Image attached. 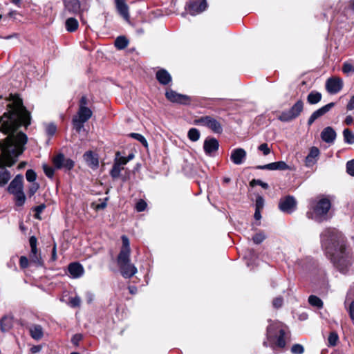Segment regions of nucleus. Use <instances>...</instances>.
<instances>
[{
  "label": "nucleus",
  "mask_w": 354,
  "mask_h": 354,
  "mask_svg": "<svg viewBox=\"0 0 354 354\" xmlns=\"http://www.w3.org/2000/svg\"><path fill=\"white\" fill-rule=\"evenodd\" d=\"M12 327V317L5 315L0 320V330L3 333L8 332Z\"/></svg>",
  "instance_id": "nucleus-27"
},
{
  "label": "nucleus",
  "mask_w": 354,
  "mask_h": 354,
  "mask_svg": "<svg viewBox=\"0 0 354 354\" xmlns=\"http://www.w3.org/2000/svg\"><path fill=\"white\" fill-rule=\"evenodd\" d=\"M309 304L317 308H322L323 307V301L320 298L315 295H310L308 297Z\"/></svg>",
  "instance_id": "nucleus-33"
},
{
  "label": "nucleus",
  "mask_w": 354,
  "mask_h": 354,
  "mask_svg": "<svg viewBox=\"0 0 354 354\" xmlns=\"http://www.w3.org/2000/svg\"><path fill=\"white\" fill-rule=\"evenodd\" d=\"M346 109L349 111L354 109V95L352 96V97L349 100V102L346 106Z\"/></svg>",
  "instance_id": "nucleus-61"
},
{
  "label": "nucleus",
  "mask_w": 354,
  "mask_h": 354,
  "mask_svg": "<svg viewBox=\"0 0 354 354\" xmlns=\"http://www.w3.org/2000/svg\"><path fill=\"white\" fill-rule=\"evenodd\" d=\"M188 138L190 140L196 142L200 138V131L196 128H192L188 131Z\"/></svg>",
  "instance_id": "nucleus-35"
},
{
  "label": "nucleus",
  "mask_w": 354,
  "mask_h": 354,
  "mask_svg": "<svg viewBox=\"0 0 354 354\" xmlns=\"http://www.w3.org/2000/svg\"><path fill=\"white\" fill-rule=\"evenodd\" d=\"M8 107V111L0 118L1 131L4 134H8L5 140L0 141V186L7 184L11 177L5 167H11L17 162L28 141L27 136L24 133L19 132L17 135L14 133L19 126L27 127L30 124V113L23 105L20 98L13 99Z\"/></svg>",
  "instance_id": "nucleus-1"
},
{
  "label": "nucleus",
  "mask_w": 354,
  "mask_h": 354,
  "mask_svg": "<svg viewBox=\"0 0 354 354\" xmlns=\"http://www.w3.org/2000/svg\"><path fill=\"white\" fill-rule=\"evenodd\" d=\"M88 104V100L86 96L84 95L80 98L79 102V108H86Z\"/></svg>",
  "instance_id": "nucleus-58"
},
{
  "label": "nucleus",
  "mask_w": 354,
  "mask_h": 354,
  "mask_svg": "<svg viewBox=\"0 0 354 354\" xmlns=\"http://www.w3.org/2000/svg\"><path fill=\"white\" fill-rule=\"evenodd\" d=\"M246 156L247 153L245 149L236 148L231 151L230 160L234 165H240L245 162Z\"/></svg>",
  "instance_id": "nucleus-15"
},
{
  "label": "nucleus",
  "mask_w": 354,
  "mask_h": 354,
  "mask_svg": "<svg viewBox=\"0 0 354 354\" xmlns=\"http://www.w3.org/2000/svg\"><path fill=\"white\" fill-rule=\"evenodd\" d=\"M37 240L34 236L30 237L29 243L31 248L30 253V263L35 265L37 267H41L44 266V261L42 260L39 254H38L37 248Z\"/></svg>",
  "instance_id": "nucleus-8"
},
{
  "label": "nucleus",
  "mask_w": 354,
  "mask_h": 354,
  "mask_svg": "<svg viewBox=\"0 0 354 354\" xmlns=\"http://www.w3.org/2000/svg\"><path fill=\"white\" fill-rule=\"evenodd\" d=\"M28 259L25 256H21L19 259V265L21 268H26L28 266Z\"/></svg>",
  "instance_id": "nucleus-57"
},
{
  "label": "nucleus",
  "mask_w": 354,
  "mask_h": 354,
  "mask_svg": "<svg viewBox=\"0 0 354 354\" xmlns=\"http://www.w3.org/2000/svg\"><path fill=\"white\" fill-rule=\"evenodd\" d=\"M124 169L123 166L114 161L112 169L110 171V175L113 179L120 177L122 170Z\"/></svg>",
  "instance_id": "nucleus-29"
},
{
  "label": "nucleus",
  "mask_w": 354,
  "mask_h": 354,
  "mask_svg": "<svg viewBox=\"0 0 354 354\" xmlns=\"http://www.w3.org/2000/svg\"><path fill=\"white\" fill-rule=\"evenodd\" d=\"M56 131L57 127L53 123L48 124L46 127V132L50 136H53L56 133Z\"/></svg>",
  "instance_id": "nucleus-44"
},
{
  "label": "nucleus",
  "mask_w": 354,
  "mask_h": 354,
  "mask_svg": "<svg viewBox=\"0 0 354 354\" xmlns=\"http://www.w3.org/2000/svg\"><path fill=\"white\" fill-rule=\"evenodd\" d=\"M53 165L56 169L64 168L68 170H71L75 165L73 160L70 158H66L63 153H59L54 157Z\"/></svg>",
  "instance_id": "nucleus-11"
},
{
  "label": "nucleus",
  "mask_w": 354,
  "mask_h": 354,
  "mask_svg": "<svg viewBox=\"0 0 354 354\" xmlns=\"http://www.w3.org/2000/svg\"><path fill=\"white\" fill-rule=\"evenodd\" d=\"M264 200L262 196H259L257 197L255 206L257 209H261L263 207Z\"/></svg>",
  "instance_id": "nucleus-54"
},
{
  "label": "nucleus",
  "mask_w": 354,
  "mask_h": 354,
  "mask_svg": "<svg viewBox=\"0 0 354 354\" xmlns=\"http://www.w3.org/2000/svg\"><path fill=\"white\" fill-rule=\"evenodd\" d=\"M23 179L22 175H17L10 182L8 187L9 193L12 194L17 193L19 191H23Z\"/></svg>",
  "instance_id": "nucleus-17"
},
{
  "label": "nucleus",
  "mask_w": 354,
  "mask_h": 354,
  "mask_svg": "<svg viewBox=\"0 0 354 354\" xmlns=\"http://www.w3.org/2000/svg\"><path fill=\"white\" fill-rule=\"evenodd\" d=\"M283 304V299L282 297H277L272 301V305L274 308H280Z\"/></svg>",
  "instance_id": "nucleus-60"
},
{
  "label": "nucleus",
  "mask_w": 354,
  "mask_h": 354,
  "mask_svg": "<svg viewBox=\"0 0 354 354\" xmlns=\"http://www.w3.org/2000/svg\"><path fill=\"white\" fill-rule=\"evenodd\" d=\"M343 82L339 77H331L328 79L326 83V88L331 94L337 93L342 88Z\"/></svg>",
  "instance_id": "nucleus-13"
},
{
  "label": "nucleus",
  "mask_w": 354,
  "mask_h": 354,
  "mask_svg": "<svg viewBox=\"0 0 354 354\" xmlns=\"http://www.w3.org/2000/svg\"><path fill=\"white\" fill-rule=\"evenodd\" d=\"M46 208L45 204H41L38 206H36L33 208L35 214V218L37 219H41L40 214L44 211V209Z\"/></svg>",
  "instance_id": "nucleus-43"
},
{
  "label": "nucleus",
  "mask_w": 354,
  "mask_h": 354,
  "mask_svg": "<svg viewBox=\"0 0 354 354\" xmlns=\"http://www.w3.org/2000/svg\"><path fill=\"white\" fill-rule=\"evenodd\" d=\"M196 123L208 127L215 133H221L223 132V127L221 123L212 116H204L198 118Z\"/></svg>",
  "instance_id": "nucleus-7"
},
{
  "label": "nucleus",
  "mask_w": 354,
  "mask_h": 354,
  "mask_svg": "<svg viewBox=\"0 0 354 354\" xmlns=\"http://www.w3.org/2000/svg\"><path fill=\"white\" fill-rule=\"evenodd\" d=\"M259 169H268V170H287L289 169V166L284 161L274 162L265 165H260L257 167Z\"/></svg>",
  "instance_id": "nucleus-19"
},
{
  "label": "nucleus",
  "mask_w": 354,
  "mask_h": 354,
  "mask_svg": "<svg viewBox=\"0 0 354 354\" xmlns=\"http://www.w3.org/2000/svg\"><path fill=\"white\" fill-rule=\"evenodd\" d=\"M328 344L330 346H335L338 341L337 334L335 332L330 333L328 336Z\"/></svg>",
  "instance_id": "nucleus-42"
},
{
  "label": "nucleus",
  "mask_w": 354,
  "mask_h": 354,
  "mask_svg": "<svg viewBox=\"0 0 354 354\" xmlns=\"http://www.w3.org/2000/svg\"><path fill=\"white\" fill-rule=\"evenodd\" d=\"M56 259H57V250H56V245L55 244L53 246V248L52 250L51 260L53 261H54Z\"/></svg>",
  "instance_id": "nucleus-63"
},
{
  "label": "nucleus",
  "mask_w": 354,
  "mask_h": 354,
  "mask_svg": "<svg viewBox=\"0 0 354 354\" xmlns=\"http://www.w3.org/2000/svg\"><path fill=\"white\" fill-rule=\"evenodd\" d=\"M266 238V236L263 232H259L254 234L252 237L253 242L255 244L261 243Z\"/></svg>",
  "instance_id": "nucleus-38"
},
{
  "label": "nucleus",
  "mask_w": 354,
  "mask_h": 354,
  "mask_svg": "<svg viewBox=\"0 0 354 354\" xmlns=\"http://www.w3.org/2000/svg\"><path fill=\"white\" fill-rule=\"evenodd\" d=\"M72 122H73L74 129L78 133H80L82 130V129L84 128V124L86 122H83V120L77 119L75 117H73Z\"/></svg>",
  "instance_id": "nucleus-36"
},
{
  "label": "nucleus",
  "mask_w": 354,
  "mask_h": 354,
  "mask_svg": "<svg viewBox=\"0 0 354 354\" xmlns=\"http://www.w3.org/2000/svg\"><path fill=\"white\" fill-rule=\"evenodd\" d=\"M80 303H81V299L78 296L71 297L69 300V305L73 308L80 306Z\"/></svg>",
  "instance_id": "nucleus-45"
},
{
  "label": "nucleus",
  "mask_w": 354,
  "mask_h": 354,
  "mask_svg": "<svg viewBox=\"0 0 354 354\" xmlns=\"http://www.w3.org/2000/svg\"><path fill=\"white\" fill-rule=\"evenodd\" d=\"M335 106L334 102H330L314 111L308 120V125L311 126L318 118L328 113Z\"/></svg>",
  "instance_id": "nucleus-14"
},
{
  "label": "nucleus",
  "mask_w": 354,
  "mask_h": 354,
  "mask_svg": "<svg viewBox=\"0 0 354 354\" xmlns=\"http://www.w3.org/2000/svg\"><path fill=\"white\" fill-rule=\"evenodd\" d=\"M319 154V149L316 147H313L310 149V152L308 153V158L315 159L317 157H318Z\"/></svg>",
  "instance_id": "nucleus-48"
},
{
  "label": "nucleus",
  "mask_w": 354,
  "mask_h": 354,
  "mask_svg": "<svg viewBox=\"0 0 354 354\" xmlns=\"http://www.w3.org/2000/svg\"><path fill=\"white\" fill-rule=\"evenodd\" d=\"M258 149L263 153L264 156H267L270 153V149L267 143H263L258 147Z\"/></svg>",
  "instance_id": "nucleus-47"
},
{
  "label": "nucleus",
  "mask_w": 354,
  "mask_h": 354,
  "mask_svg": "<svg viewBox=\"0 0 354 354\" xmlns=\"http://www.w3.org/2000/svg\"><path fill=\"white\" fill-rule=\"evenodd\" d=\"M250 184H251L252 186H254V185H259V186L262 187L264 189H268V183H264L262 180H259V179H254V180H252L251 181Z\"/></svg>",
  "instance_id": "nucleus-52"
},
{
  "label": "nucleus",
  "mask_w": 354,
  "mask_h": 354,
  "mask_svg": "<svg viewBox=\"0 0 354 354\" xmlns=\"http://www.w3.org/2000/svg\"><path fill=\"white\" fill-rule=\"evenodd\" d=\"M106 201H107V198H104V201L100 204H97L95 205L94 203H93L92 206L96 211L103 209L107 206Z\"/></svg>",
  "instance_id": "nucleus-56"
},
{
  "label": "nucleus",
  "mask_w": 354,
  "mask_h": 354,
  "mask_svg": "<svg viewBox=\"0 0 354 354\" xmlns=\"http://www.w3.org/2000/svg\"><path fill=\"white\" fill-rule=\"evenodd\" d=\"M346 171L349 175L354 176V160L347 162Z\"/></svg>",
  "instance_id": "nucleus-49"
},
{
  "label": "nucleus",
  "mask_w": 354,
  "mask_h": 354,
  "mask_svg": "<svg viewBox=\"0 0 354 354\" xmlns=\"http://www.w3.org/2000/svg\"><path fill=\"white\" fill-rule=\"evenodd\" d=\"M344 122L347 125H351L353 122V118L351 115H347Z\"/></svg>",
  "instance_id": "nucleus-64"
},
{
  "label": "nucleus",
  "mask_w": 354,
  "mask_h": 354,
  "mask_svg": "<svg viewBox=\"0 0 354 354\" xmlns=\"http://www.w3.org/2000/svg\"><path fill=\"white\" fill-rule=\"evenodd\" d=\"M119 14L127 21H129V7L124 0H115Z\"/></svg>",
  "instance_id": "nucleus-22"
},
{
  "label": "nucleus",
  "mask_w": 354,
  "mask_h": 354,
  "mask_svg": "<svg viewBox=\"0 0 354 354\" xmlns=\"http://www.w3.org/2000/svg\"><path fill=\"white\" fill-rule=\"evenodd\" d=\"M78 28V21L76 19L71 17L66 21V28L68 32H74Z\"/></svg>",
  "instance_id": "nucleus-30"
},
{
  "label": "nucleus",
  "mask_w": 354,
  "mask_h": 354,
  "mask_svg": "<svg viewBox=\"0 0 354 354\" xmlns=\"http://www.w3.org/2000/svg\"><path fill=\"white\" fill-rule=\"evenodd\" d=\"M26 178L28 182L33 183H35L37 174L32 169H28L26 173Z\"/></svg>",
  "instance_id": "nucleus-41"
},
{
  "label": "nucleus",
  "mask_w": 354,
  "mask_h": 354,
  "mask_svg": "<svg viewBox=\"0 0 354 354\" xmlns=\"http://www.w3.org/2000/svg\"><path fill=\"white\" fill-rule=\"evenodd\" d=\"M342 71L347 75L354 73V65L348 62H345L342 66Z\"/></svg>",
  "instance_id": "nucleus-37"
},
{
  "label": "nucleus",
  "mask_w": 354,
  "mask_h": 354,
  "mask_svg": "<svg viewBox=\"0 0 354 354\" xmlns=\"http://www.w3.org/2000/svg\"><path fill=\"white\" fill-rule=\"evenodd\" d=\"M304 352V348L301 344H295L291 347V353L292 354H303Z\"/></svg>",
  "instance_id": "nucleus-39"
},
{
  "label": "nucleus",
  "mask_w": 354,
  "mask_h": 354,
  "mask_svg": "<svg viewBox=\"0 0 354 354\" xmlns=\"http://www.w3.org/2000/svg\"><path fill=\"white\" fill-rule=\"evenodd\" d=\"M129 44V41L124 36H119L115 40V46L118 49L122 50L125 48Z\"/></svg>",
  "instance_id": "nucleus-31"
},
{
  "label": "nucleus",
  "mask_w": 354,
  "mask_h": 354,
  "mask_svg": "<svg viewBox=\"0 0 354 354\" xmlns=\"http://www.w3.org/2000/svg\"><path fill=\"white\" fill-rule=\"evenodd\" d=\"M218 141L214 138H207L204 141L203 149L208 156H212L213 153L218 151Z\"/></svg>",
  "instance_id": "nucleus-16"
},
{
  "label": "nucleus",
  "mask_w": 354,
  "mask_h": 354,
  "mask_svg": "<svg viewBox=\"0 0 354 354\" xmlns=\"http://www.w3.org/2000/svg\"><path fill=\"white\" fill-rule=\"evenodd\" d=\"M130 136L140 142L144 146H147V141L142 135L137 133H131Z\"/></svg>",
  "instance_id": "nucleus-40"
},
{
  "label": "nucleus",
  "mask_w": 354,
  "mask_h": 354,
  "mask_svg": "<svg viewBox=\"0 0 354 354\" xmlns=\"http://www.w3.org/2000/svg\"><path fill=\"white\" fill-rule=\"evenodd\" d=\"M344 140L346 143L352 145L354 144V133L348 129H345L343 131Z\"/></svg>",
  "instance_id": "nucleus-32"
},
{
  "label": "nucleus",
  "mask_w": 354,
  "mask_h": 354,
  "mask_svg": "<svg viewBox=\"0 0 354 354\" xmlns=\"http://www.w3.org/2000/svg\"><path fill=\"white\" fill-rule=\"evenodd\" d=\"M147 203L144 200H140L136 205V209L138 212H143L147 207Z\"/></svg>",
  "instance_id": "nucleus-50"
},
{
  "label": "nucleus",
  "mask_w": 354,
  "mask_h": 354,
  "mask_svg": "<svg viewBox=\"0 0 354 354\" xmlns=\"http://www.w3.org/2000/svg\"><path fill=\"white\" fill-rule=\"evenodd\" d=\"M83 336L82 334L77 333L74 335L71 338V342L75 345L77 346L79 344V342L82 339Z\"/></svg>",
  "instance_id": "nucleus-55"
},
{
  "label": "nucleus",
  "mask_w": 354,
  "mask_h": 354,
  "mask_svg": "<svg viewBox=\"0 0 354 354\" xmlns=\"http://www.w3.org/2000/svg\"><path fill=\"white\" fill-rule=\"evenodd\" d=\"M349 315L351 318L354 320V300L351 302L349 306Z\"/></svg>",
  "instance_id": "nucleus-62"
},
{
  "label": "nucleus",
  "mask_w": 354,
  "mask_h": 354,
  "mask_svg": "<svg viewBox=\"0 0 354 354\" xmlns=\"http://www.w3.org/2000/svg\"><path fill=\"white\" fill-rule=\"evenodd\" d=\"M15 196V203L17 206H22L26 201V196L23 191H19L17 193L12 194Z\"/></svg>",
  "instance_id": "nucleus-34"
},
{
  "label": "nucleus",
  "mask_w": 354,
  "mask_h": 354,
  "mask_svg": "<svg viewBox=\"0 0 354 354\" xmlns=\"http://www.w3.org/2000/svg\"><path fill=\"white\" fill-rule=\"evenodd\" d=\"M92 114V111L88 107L79 108L77 115L75 117L83 120V122H86L91 118Z\"/></svg>",
  "instance_id": "nucleus-26"
},
{
  "label": "nucleus",
  "mask_w": 354,
  "mask_h": 354,
  "mask_svg": "<svg viewBox=\"0 0 354 354\" xmlns=\"http://www.w3.org/2000/svg\"><path fill=\"white\" fill-rule=\"evenodd\" d=\"M165 96L168 100L174 103L186 105L189 104L191 102L189 96L178 93L172 89H167L165 93Z\"/></svg>",
  "instance_id": "nucleus-10"
},
{
  "label": "nucleus",
  "mask_w": 354,
  "mask_h": 354,
  "mask_svg": "<svg viewBox=\"0 0 354 354\" xmlns=\"http://www.w3.org/2000/svg\"><path fill=\"white\" fill-rule=\"evenodd\" d=\"M326 254L339 272L345 274L353 262L350 250L346 247L343 234L335 228H326L320 235Z\"/></svg>",
  "instance_id": "nucleus-2"
},
{
  "label": "nucleus",
  "mask_w": 354,
  "mask_h": 354,
  "mask_svg": "<svg viewBox=\"0 0 354 354\" xmlns=\"http://www.w3.org/2000/svg\"><path fill=\"white\" fill-rule=\"evenodd\" d=\"M156 77L158 82L162 85H167L171 82V76L165 69L158 70Z\"/></svg>",
  "instance_id": "nucleus-23"
},
{
  "label": "nucleus",
  "mask_w": 354,
  "mask_h": 354,
  "mask_svg": "<svg viewBox=\"0 0 354 354\" xmlns=\"http://www.w3.org/2000/svg\"><path fill=\"white\" fill-rule=\"evenodd\" d=\"M84 159L87 165L92 169H97L99 166V160L97 154L91 151H88L84 154Z\"/></svg>",
  "instance_id": "nucleus-20"
},
{
  "label": "nucleus",
  "mask_w": 354,
  "mask_h": 354,
  "mask_svg": "<svg viewBox=\"0 0 354 354\" xmlns=\"http://www.w3.org/2000/svg\"><path fill=\"white\" fill-rule=\"evenodd\" d=\"M31 337L35 340H39L43 337V328L39 324H33L29 328Z\"/></svg>",
  "instance_id": "nucleus-24"
},
{
  "label": "nucleus",
  "mask_w": 354,
  "mask_h": 354,
  "mask_svg": "<svg viewBox=\"0 0 354 354\" xmlns=\"http://www.w3.org/2000/svg\"><path fill=\"white\" fill-rule=\"evenodd\" d=\"M66 9L71 13H77L80 10L79 0H64Z\"/></svg>",
  "instance_id": "nucleus-25"
},
{
  "label": "nucleus",
  "mask_w": 354,
  "mask_h": 354,
  "mask_svg": "<svg viewBox=\"0 0 354 354\" xmlns=\"http://www.w3.org/2000/svg\"><path fill=\"white\" fill-rule=\"evenodd\" d=\"M44 171L48 178H53L54 176L55 170L50 167L44 165Z\"/></svg>",
  "instance_id": "nucleus-53"
},
{
  "label": "nucleus",
  "mask_w": 354,
  "mask_h": 354,
  "mask_svg": "<svg viewBox=\"0 0 354 354\" xmlns=\"http://www.w3.org/2000/svg\"><path fill=\"white\" fill-rule=\"evenodd\" d=\"M39 188V185L37 183H33L28 189L29 196H32Z\"/></svg>",
  "instance_id": "nucleus-51"
},
{
  "label": "nucleus",
  "mask_w": 354,
  "mask_h": 354,
  "mask_svg": "<svg viewBox=\"0 0 354 354\" xmlns=\"http://www.w3.org/2000/svg\"><path fill=\"white\" fill-rule=\"evenodd\" d=\"M122 245L117 258L118 266L122 276L130 279L137 273V268L131 263V248L129 238L126 235L121 236Z\"/></svg>",
  "instance_id": "nucleus-3"
},
{
  "label": "nucleus",
  "mask_w": 354,
  "mask_h": 354,
  "mask_svg": "<svg viewBox=\"0 0 354 354\" xmlns=\"http://www.w3.org/2000/svg\"><path fill=\"white\" fill-rule=\"evenodd\" d=\"M296 205L295 198L292 196H288L280 200L279 207L283 212L291 213L295 210Z\"/></svg>",
  "instance_id": "nucleus-12"
},
{
  "label": "nucleus",
  "mask_w": 354,
  "mask_h": 354,
  "mask_svg": "<svg viewBox=\"0 0 354 354\" xmlns=\"http://www.w3.org/2000/svg\"><path fill=\"white\" fill-rule=\"evenodd\" d=\"M115 155L116 157L114 160L115 162L120 164L122 166L126 165L128 162L127 160V158L124 156H120V153L119 151H118Z\"/></svg>",
  "instance_id": "nucleus-46"
},
{
  "label": "nucleus",
  "mask_w": 354,
  "mask_h": 354,
  "mask_svg": "<svg viewBox=\"0 0 354 354\" xmlns=\"http://www.w3.org/2000/svg\"><path fill=\"white\" fill-rule=\"evenodd\" d=\"M207 8L206 0L191 1L186 5L187 11L192 15H197L205 11Z\"/></svg>",
  "instance_id": "nucleus-9"
},
{
  "label": "nucleus",
  "mask_w": 354,
  "mask_h": 354,
  "mask_svg": "<svg viewBox=\"0 0 354 354\" xmlns=\"http://www.w3.org/2000/svg\"><path fill=\"white\" fill-rule=\"evenodd\" d=\"M337 134L335 131L330 127H327L323 129L321 133V138L323 141L326 143H333L335 138Z\"/></svg>",
  "instance_id": "nucleus-21"
},
{
  "label": "nucleus",
  "mask_w": 354,
  "mask_h": 354,
  "mask_svg": "<svg viewBox=\"0 0 354 354\" xmlns=\"http://www.w3.org/2000/svg\"><path fill=\"white\" fill-rule=\"evenodd\" d=\"M209 101L212 104L221 105L223 102L227 101V100L225 98H211L209 99Z\"/></svg>",
  "instance_id": "nucleus-59"
},
{
  "label": "nucleus",
  "mask_w": 354,
  "mask_h": 354,
  "mask_svg": "<svg viewBox=\"0 0 354 354\" xmlns=\"http://www.w3.org/2000/svg\"><path fill=\"white\" fill-rule=\"evenodd\" d=\"M322 100V94L317 91H311L307 96V102L310 104H317Z\"/></svg>",
  "instance_id": "nucleus-28"
},
{
  "label": "nucleus",
  "mask_w": 354,
  "mask_h": 354,
  "mask_svg": "<svg viewBox=\"0 0 354 354\" xmlns=\"http://www.w3.org/2000/svg\"><path fill=\"white\" fill-rule=\"evenodd\" d=\"M286 332L281 322H272L266 330V340L263 342L266 347L283 348L286 346Z\"/></svg>",
  "instance_id": "nucleus-4"
},
{
  "label": "nucleus",
  "mask_w": 354,
  "mask_h": 354,
  "mask_svg": "<svg viewBox=\"0 0 354 354\" xmlns=\"http://www.w3.org/2000/svg\"><path fill=\"white\" fill-rule=\"evenodd\" d=\"M303 109L304 102L301 100H299L289 110L283 111L279 116V120L281 122H290L297 118Z\"/></svg>",
  "instance_id": "nucleus-6"
},
{
  "label": "nucleus",
  "mask_w": 354,
  "mask_h": 354,
  "mask_svg": "<svg viewBox=\"0 0 354 354\" xmlns=\"http://www.w3.org/2000/svg\"><path fill=\"white\" fill-rule=\"evenodd\" d=\"M68 270L71 276L74 279L81 277L84 272L83 266L77 262L70 263L68 266Z\"/></svg>",
  "instance_id": "nucleus-18"
},
{
  "label": "nucleus",
  "mask_w": 354,
  "mask_h": 354,
  "mask_svg": "<svg viewBox=\"0 0 354 354\" xmlns=\"http://www.w3.org/2000/svg\"><path fill=\"white\" fill-rule=\"evenodd\" d=\"M330 207V201L326 198L318 201H312L310 210L307 212V216L319 223L326 221L329 218L328 214Z\"/></svg>",
  "instance_id": "nucleus-5"
}]
</instances>
